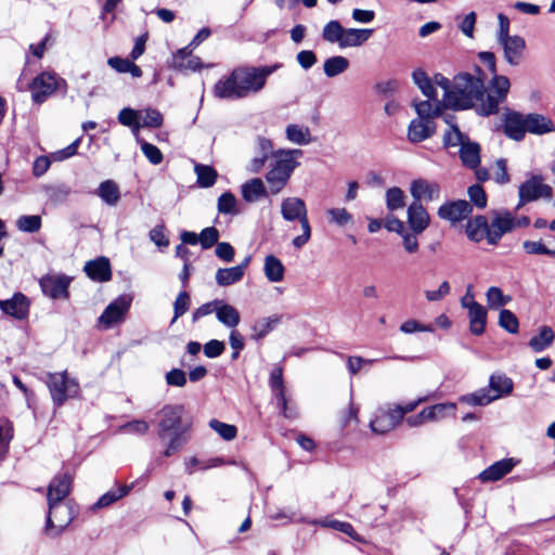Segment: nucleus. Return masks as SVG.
I'll use <instances>...</instances> for the list:
<instances>
[{
    "label": "nucleus",
    "instance_id": "nucleus-1",
    "mask_svg": "<svg viewBox=\"0 0 555 555\" xmlns=\"http://www.w3.org/2000/svg\"><path fill=\"white\" fill-rule=\"evenodd\" d=\"M481 70L476 68V74L461 73L452 82V90L447 95V105L452 109H467L476 107L478 114L488 116L498 112L509 91V80L506 76L493 75L490 81L489 92L485 96V82L480 76Z\"/></svg>",
    "mask_w": 555,
    "mask_h": 555
},
{
    "label": "nucleus",
    "instance_id": "nucleus-2",
    "mask_svg": "<svg viewBox=\"0 0 555 555\" xmlns=\"http://www.w3.org/2000/svg\"><path fill=\"white\" fill-rule=\"evenodd\" d=\"M281 63L263 66H241L218 80L214 94L222 100H240L259 93L270 75L282 68Z\"/></svg>",
    "mask_w": 555,
    "mask_h": 555
},
{
    "label": "nucleus",
    "instance_id": "nucleus-3",
    "mask_svg": "<svg viewBox=\"0 0 555 555\" xmlns=\"http://www.w3.org/2000/svg\"><path fill=\"white\" fill-rule=\"evenodd\" d=\"M157 436L166 443L164 456L177 453L186 443V433L191 425L184 420L182 404H166L157 413Z\"/></svg>",
    "mask_w": 555,
    "mask_h": 555
},
{
    "label": "nucleus",
    "instance_id": "nucleus-4",
    "mask_svg": "<svg viewBox=\"0 0 555 555\" xmlns=\"http://www.w3.org/2000/svg\"><path fill=\"white\" fill-rule=\"evenodd\" d=\"M302 155L304 152L299 149H280L272 154L269 170L264 176L271 194H279L287 185L294 170L299 166L297 158Z\"/></svg>",
    "mask_w": 555,
    "mask_h": 555
},
{
    "label": "nucleus",
    "instance_id": "nucleus-5",
    "mask_svg": "<svg viewBox=\"0 0 555 555\" xmlns=\"http://www.w3.org/2000/svg\"><path fill=\"white\" fill-rule=\"evenodd\" d=\"M281 214L286 221H299L302 233L293 238V246L297 249L301 248L311 237V227L305 201L299 197L284 198L281 203Z\"/></svg>",
    "mask_w": 555,
    "mask_h": 555
},
{
    "label": "nucleus",
    "instance_id": "nucleus-6",
    "mask_svg": "<svg viewBox=\"0 0 555 555\" xmlns=\"http://www.w3.org/2000/svg\"><path fill=\"white\" fill-rule=\"evenodd\" d=\"M46 383L56 406L63 405L66 400L79 395V384L76 379L70 378L66 372L49 373Z\"/></svg>",
    "mask_w": 555,
    "mask_h": 555
},
{
    "label": "nucleus",
    "instance_id": "nucleus-7",
    "mask_svg": "<svg viewBox=\"0 0 555 555\" xmlns=\"http://www.w3.org/2000/svg\"><path fill=\"white\" fill-rule=\"evenodd\" d=\"M518 196L519 203L516 209H519L527 203L538 201L539 198L551 199L553 196V189L551 185L544 183L542 176L532 175L519 185Z\"/></svg>",
    "mask_w": 555,
    "mask_h": 555
},
{
    "label": "nucleus",
    "instance_id": "nucleus-8",
    "mask_svg": "<svg viewBox=\"0 0 555 555\" xmlns=\"http://www.w3.org/2000/svg\"><path fill=\"white\" fill-rule=\"evenodd\" d=\"M49 512L46 531L49 535H59L74 519V512L67 502H48Z\"/></svg>",
    "mask_w": 555,
    "mask_h": 555
},
{
    "label": "nucleus",
    "instance_id": "nucleus-9",
    "mask_svg": "<svg viewBox=\"0 0 555 555\" xmlns=\"http://www.w3.org/2000/svg\"><path fill=\"white\" fill-rule=\"evenodd\" d=\"M60 82H64L55 74L41 73L34 78L30 83L31 98L35 103H43L48 96L53 94L60 86Z\"/></svg>",
    "mask_w": 555,
    "mask_h": 555
},
{
    "label": "nucleus",
    "instance_id": "nucleus-10",
    "mask_svg": "<svg viewBox=\"0 0 555 555\" xmlns=\"http://www.w3.org/2000/svg\"><path fill=\"white\" fill-rule=\"evenodd\" d=\"M456 404L452 402L437 403L423 409L416 415L408 416L405 422L410 427H417L428 422H436L444 418L448 411L454 414Z\"/></svg>",
    "mask_w": 555,
    "mask_h": 555
},
{
    "label": "nucleus",
    "instance_id": "nucleus-11",
    "mask_svg": "<svg viewBox=\"0 0 555 555\" xmlns=\"http://www.w3.org/2000/svg\"><path fill=\"white\" fill-rule=\"evenodd\" d=\"M70 281L65 274H48L40 279L39 284L46 296L52 299H66Z\"/></svg>",
    "mask_w": 555,
    "mask_h": 555
},
{
    "label": "nucleus",
    "instance_id": "nucleus-12",
    "mask_svg": "<svg viewBox=\"0 0 555 555\" xmlns=\"http://www.w3.org/2000/svg\"><path fill=\"white\" fill-rule=\"evenodd\" d=\"M410 194L413 197V202H433L440 197V185L427 179L418 178L414 179L410 183Z\"/></svg>",
    "mask_w": 555,
    "mask_h": 555
},
{
    "label": "nucleus",
    "instance_id": "nucleus-13",
    "mask_svg": "<svg viewBox=\"0 0 555 555\" xmlns=\"http://www.w3.org/2000/svg\"><path fill=\"white\" fill-rule=\"evenodd\" d=\"M402 421V412L391 406L379 409L376 416L371 421L370 427L376 434H386L392 430Z\"/></svg>",
    "mask_w": 555,
    "mask_h": 555
},
{
    "label": "nucleus",
    "instance_id": "nucleus-14",
    "mask_svg": "<svg viewBox=\"0 0 555 555\" xmlns=\"http://www.w3.org/2000/svg\"><path fill=\"white\" fill-rule=\"evenodd\" d=\"M130 298L120 296L111 302L99 318V322L106 328L112 327L114 324L124 321L126 313L130 307Z\"/></svg>",
    "mask_w": 555,
    "mask_h": 555
},
{
    "label": "nucleus",
    "instance_id": "nucleus-15",
    "mask_svg": "<svg viewBox=\"0 0 555 555\" xmlns=\"http://www.w3.org/2000/svg\"><path fill=\"white\" fill-rule=\"evenodd\" d=\"M516 228L515 218L509 211L498 214L489 224L488 243L496 245L505 233Z\"/></svg>",
    "mask_w": 555,
    "mask_h": 555
},
{
    "label": "nucleus",
    "instance_id": "nucleus-16",
    "mask_svg": "<svg viewBox=\"0 0 555 555\" xmlns=\"http://www.w3.org/2000/svg\"><path fill=\"white\" fill-rule=\"evenodd\" d=\"M73 477L68 473L54 476L50 481L47 491L48 502H65L72 491Z\"/></svg>",
    "mask_w": 555,
    "mask_h": 555
},
{
    "label": "nucleus",
    "instance_id": "nucleus-17",
    "mask_svg": "<svg viewBox=\"0 0 555 555\" xmlns=\"http://www.w3.org/2000/svg\"><path fill=\"white\" fill-rule=\"evenodd\" d=\"M472 205L464 201L447 202L438 208V216L452 223L459 222L467 218L472 214Z\"/></svg>",
    "mask_w": 555,
    "mask_h": 555
},
{
    "label": "nucleus",
    "instance_id": "nucleus-18",
    "mask_svg": "<svg viewBox=\"0 0 555 555\" xmlns=\"http://www.w3.org/2000/svg\"><path fill=\"white\" fill-rule=\"evenodd\" d=\"M498 43L502 47L505 61L512 65L517 66L524 56L526 50V41L518 35L504 38Z\"/></svg>",
    "mask_w": 555,
    "mask_h": 555
},
{
    "label": "nucleus",
    "instance_id": "nucleus-19",
    "mask_svg": "<svg viewBox=\"0 0 555 555\" xmlns=\"http://www.w3.org/2000/svg\"><path fill=\"white\" fill-rule=\"evenodd\" d=\"M412 106L417 117L426 120H434L442 115L444 108L449 107L444 100L438 99L437 93H435V98H427L425 101L414 100Z\"/></svg>",
    "mask_w": 555,
    "mask_h": 555
},
{
    "label": "nucleus",
    "instance_id": "nucleus-20",
    "mask_svg": "<svg viewBox=\"0 0 555 555\" xmlns=\"http://www.w3.org/2000/svg\"><path fill=\"white\" fill-rule=\"evenodd\" d=\"M0 310L16 320H24L29 313V300L24 294L15 293L10 299H0Z\"/></svg>",
    "mask_w": 555,
    "mask_h": 555
},
{
    "label": "nucleus",
    "instance_id": "nucleus-21",
    "mask_svg": "<svg viewBox=\"0 0 555 555\" xmlns=\"http://www.w3.org/2000/svg\"><path fill=\"white\" fill-rule=\"evenodd\" d=\"M436 132V122L422 118H414L408 127V140L412 143H420L431 138Z\"/></svg>",
    "mask_w": 555,
    "mask_h": 555
},
{
    "label": "nucleus",
    "instance_id": "nucleus-22",
    "mask_svg": "<svg viewBox=\"0 0 555 555\" xmlns=\"http://www.w3.org/2000/svg\"><path fill=\"white\" fill-rule=\"evenodd\" d=\"M408 223L415 233H423L430 223V216L418 202H412L406 210Z\"/></svg>",
    "mask_w": 555,
    "mask_h": 555
},
{
    "label": "nucleus",
    "instance_id": "nucleus-23",
    "mask_svg": "<svg viewBox=\"0 0 555 555\" xmlns=\"http://www.w3.org/2000/svg\"><path fill=\"white\" fill-rule=\"evenodd\" d=\"M514 383L512 378L503 373H494L489 378V393L492 402L513 392Z\"/></svg>",
    "mask_w": 555,
    "mask_h": 555
},
{
    "label": "nucleus",
    "instance_id": "nucleus-24",
    "mask_svg": "<svg viewBox=\"0 0 555 555\" xmlns=\"http://www.w3.org/2000/svg\"><path fill=\"white\" fill-rule=\"evenodd\" d=\"M83 271L91 280L98 282H107L112 278L111 264L105 257L86 262Z\"/></svg>",
    "mask_w": 555,
    "mask_h": 555
},
{
    "label": "nucleus",
    "instance_id": "nucleus-25",
    "mask_svg": "<svg viewBox=\"0 0 555 555\" xmlns=\"http://www.w3.org/2000/svg\"><path fill=\"white\" fill-rule=\"evenodd\" d=\"M504 132L511 139L522 140L527 132L526 116L515 112L508 113L504 120Z\"/></svg>",
    "mask_w": 555,
    "mask_h": 555
},
{
    "label": "nucleus",
    "instance_id": "nucleus-26",
    "mask_svg": "<svg viewBox=\"0 0 555 555\" xmlns=\"http://www.w3.org/2000/svg\"><path fill=\"white\" fill-rule=\"evenodd\" d=\"M372 34L373 29L370 28H345L340 49L361 47Z\"/></svg>",
    "mask_w": 555,
    "mask_h": 555
},
{
    "label": "nucleus",
    "instance_id": "nucleus-27",
    "mask_svg": "<svg viewBox=\"0 0 555 555\" xmlns=\"http://www.w3.org/2000/svg\"><path fill=\"white\" fill-rule=\"evenodd\" d=\"M216 318L221 324L232 330L241 322L238 310L223 300H217Z\"/></svg>",
    "mask_w": 555,
    "mask_h": 555
},
{
    "label": "nucleus",
    "instance_id": "nucleus-28",
    "mask_svg": "<svg viewBox=\"0 0 555 555\" xmlns=\"http://www.w3.org/2000/svg\"><path fill=\"white\" fill-rule=\"evenodd\" d=\"M469 330L474 335H481L487 323V310L477 301L469 304L468 310Z\"/></svg>",
    "mask_w": 555,
    "mask_h": 555
},
{
    "label": "nucleus",
    "instance_id": "nucleus-29",
    "mask_svg": "<svg viewBox=\"0 0 555 555\" xmlns=\"http://www.w3.org/2000/svg\"><path fill=\"white\" fill-rule=\"evenodd\" d=\"M173 67L179 70H198L203 67L199 57L192 55V49L182 48L173 55Z\"/></svg>",
    "mask_w": 555,
    "mask_h": 555
},
{
    "label": "nucleus",
    "instance_id": "nucleus-30",
    "mask_svg": "<svg viewBox=\"0 0 555 555\" xmlns=\"http://www.w3.org/2000/svg\"><path fill=\"white\" fill-rule=\"evenodd\" d=\"M515 466V463L513 459H504L501 461H498L493 463L491 466H489L487 469L480 473L479 478L482 481H496L507 475L513 467Z\"/></svg>",
    "mask_w": 555,
    "mask_h": 555
},
{
    "label": "nucleus",
    "instance_id": "nucleus-31",
    "mask_svg": "<svg viewBox=\"0 0 555 555\" xmlns=\"http://www.w3.org/2000/svg\"><path fill=\"white\" fill-rule=\"evenodd\" d=\"M460 158L462 160V164L467 167L475 169L480 164V145L476 142L470 141L467 139L461 146H460Z\"/></svg>",
    "mask_w": 555,
    "mask_h": 555
},
{
    "label": "nucleus",
    "instance_id": "nucleus-32",
    "mask_svg": "<svg viewBox=\"0 0 555 555\" xmlns=\"http://www.w3.org/2000/svg\"><path fill=\"white\" fill-rule=\"evenodd\" d=\"M489 223L485 216H477L466 223L467 237L476 243L488 240Z\"/></svg>",
    "mask_w": 555,
    "mask_h": 555
},
{
    "label": "nucleus",
    "instance_id": "nucleus-33",
    "mask_svg": "<svg viewBox=\"0 0 555 555\" xmlns=\"http://www.w3.org/2000/svg\"><path fill=\"white\" fill-rule=\"evenodd\" d=\"M263 273L269 282L279 283L284 279L285 268L278 257L268 255L263 262Z\"/></svg>",
    "mask_w": 555,
    "mask_h": 555
},
{
    "label": "nucleus",
    "instance_id": "nucleus-34",
    "mask_svg": "<svg viewBox=\"0 0 555 555\" xmlns=\"http://www.w3.org/2000/svg\"><path fill=\"white\" fill-rule=\"evenodd\" d=\"M527 132L534 134H544L554 131L553 121L540 114H529L526 116Z\"/></svg>",
    "mask_w": 555,
    "mask_h": 555
},
{
    "label": "nucleus",
    "instance_id": "nucleus-35",
    "mask_svg": "<svg viewBox=\"0 0 555 555\" xmlns=\"http://www.w3.org/2000/svg\"><path fill=\"white\" fill-rule=\"evenodd\" d=\"M96 194L108 206H116L120 199L119 186L113 180H105L101 182Z\"/></svg>",
    "mask_w": 555,
    "mask_h": 555
},
{
    "label": "nucleus",
    "instance_id": "nucleus-36",
    "mask_svg": "<svg viewBox=\"0 0 555 555\" xmlns=\"http://www.w3.org/2000/svg\"><path fill=\"white\" fill-rule=\"evenodd\" d=\"M555 334L550 326H541L539 333L530 338L528 345L534 352H542L554 341Z\"/></svg>",
    "mask_w": 555,
    "mask_h": 555
},
{
    "label": "nucleus",
    "instance_id": "nucleus-37",
    "mask_svg": "<svg viewBox=\"0 0 555 555\" xmlns=\"http://www.w3.org/2000/svg\"><path fill=\"white\" fill-rule=\"evenodd\" d=\"M242 196L248 203L259 201L267 196V190L261 179L254 178L242 185Z\"/></svg>",
    "mask_w": 555,
    "mask_h": 555
},
{
    "label": "nucleus",
    "instance_id": "nucleus-38",
    "mask_svg": "<svg viewBox=\"0 0 555 555\" xmlns=\"http://www.w3.org/2000/svg\"><path fill=\"white\" fill-rule=\"evenodd\" d=\"M132 488H133V483L129 485V486L128 485L120 486L115 490L107 491L106 493L101 495L100 499L92 505V507H91L92 511H96V509L104 508V507L112 505L116 501L126 496L131 491Z\"/></svg>",
    "mask_w": 555,
    "mask_h": 555
},
{
    "label": "nucleus",
    "instance_id": "nucleus-39",
    "mask_svg": "<svg viewBox=\"0 0 555 555\" xmlns=\"http://www.w3.org/2000/svg\"><path fill=\"white\" fill-rule=\"evenodd\" d=\"M244 275L241 273V269L234 267L220 268L216 271L215 280L216 283L221 287L231 286L243 280Z\"/></svg>",
    "mask_w": 555,
    "mask_h": 555
},
{
    "label": "nucleus",
    "instance_id": "nucleus-40",
    "mask_svg": "<svg viewBox=\"0 0 555 555\" xmlns=\"http://www.w3.org/2000/svg\"><path fill=\"white\" fill-rule=\"evenodd\" d=\"M349 67V61L345 56H331L324 61L323 70L326 77L333 78L345 73Z\"/></svg>",
    "mask_w": 555,
    "mask_h": 555
},
{
    "label": "nucleus",
    "instance_id": "nucleus-41",
    "mask_svg": "<svg viewBox=\"0 0 555 555\" xmlns=\"http://www.w3.org/2000/svg\"><path fill=\"white\" fill-rule=\"evenodd\" d=\"M343 25L338 21H330L326 23L322 29V38L332 44H337L340 48L343 36H344Z\"/></svg>",
    "mask_w": 555,
    "mask_h": 555
},
{
    "label": "nucleus",
    "instance_id": "nucleus-42",
    "mask_svg": "<svg viewBox=\"0 0 555 555\" xmlns=\"http://www.w3.org/2000/svg\"><path fill=\"white\" fill-rule=\"evenodd\" d=\"M444 120L450 125V128L443 134L444 146H461L468 139V137L462 133L455 124L451 122V117L447 116Z\"/></svg>",
    "mask_w": 555,
    "mask_h": 555
},
{
    "label": "nucleus",
    "instance_id": "nucleus-43",
    "mask_svg": "<svg viewBox=\"0 0 555 555\" xmlns=\"http://www.w3.org/2000/svg\"><path fill=\"white\" fill-rule=\"evenodd\" d=\"M286 138L288 141L299 145H307L311 142L309 128L299 125H288L286 127Z\"/></svg>",
    "mask_w": 555,
    "mask_h": 555
},
{
    "label": "nucleus",
    "instance_id": "nucleus-44",
    "mask_svg": "<svg viewBox=\"0 0 555 555\" xmlns=\"http://www.w3.org/2000/svg\"><path fill=\"white\" fill-rule=\"evenodd\" d=\"M139 118H140L139 111H135V109L130 108V107L122 108L119 112L118 117H117L119 124H121L122 126L131 128L132 133L137 138H139L138 134H139V130L141 128Z\"/></svg>",
    "mask_w": 555,
    "mask_h": 555
},
{
    "label": "nucleus",
    "instance_id": "nucleus-45",
    "mask_svg": "<svg viewBox=\"0 0 555 555\" xmlns=\"http://www.w3.org/2000/svg\"><path fill=\"white\" fill-rule=\"evenodd\" d=\"M385 203L389 211L402 209L405 206V194L398 186L389 188L385 193Z\"/></svg>",
    "mask_w": 555,
    "mask_h": 555
},
{
    "label": "nucleus",
    "instance_id": "nucleus-46",
    "mask_svg": "<svg viewBox=\"0 0 555 555\" xmlns=\"http://www.w3.org/2000/svg\"><path fill=\"white\" fill-rule=\"evenodd\" d=\"M194 171L197 176V184L201 188L212 186L218 177L217 171L208 165L196 164Z\"/></svg>",
    "mask_w": 555,
    "mask_h": 555
},
{
    "label": "nucleus",
    "instance_id": "nucleus-47",
    "mask_svg": "<svg viewBox=\"0 0 555 555\" xmlns=\"http://www.w3.org/2000/svg\"><path fill=\"white\" fill-rule=\"evenodd\" d=\"M270 387L272 389L275 399H281L283 404L285 403V386L283 380L282 367H274L270 373L269 379Z\"/></svg>",
    "mask_w": 555,
    "mask_h": 555
},
{
    "label": "nucleus",
    "instance_id": "nucleus-48",
    "mask_svg": "<svg viewBox=\"0 0 555 555\" xmlns=\"http://www.w3.org/2000/svg\"><path fill=\"white\" fill-rule=\"evenodd\" d=\"M412 78L414 83L421 89L422 93L426 98H435V93H437L436 89L431 80L428 78L427 74L423 69H415L412 73Z\"/></svg>",
    "mask_w": 555,
    "mask_h": 555
},
{
    "label": "nucleus",
    "instance_id": "nucleus-49",
    "mask_svg": "<svg viewBox=\"0 0 555 555\" xmlns=\"http://www.w3.org/2000/svg\"><path fill=\"white\" fill-rule=\"evenodd\" d=\"M141 128H159L163 125V115L155 108L139 111Z\"/></svg>",
    "mask_w": 555,
    "mask_h": 555
},
{
    "label": "nucleus",
    "instance_id": "nucleus-50",
    "mask_svg": "<svg viewBox=\"0 0 555 555\" xmlns=\"http://www.w3.org/2000/svg\"><path fill=\"white\" fill-rule=\"evenodd\" d=\"M461 403H465L468 405H479L483 406L492 402V398H490L489 390L487 388H481L473 393L463 395L459 398Z\"/></svg>",
    "mask_w": 555,
    "mask_h": 555
},
{
    "label": "nucleus",
    "instance_id": "nucleus-51",
    "mask_svg": "<svg viewBox=\"0 0 555 555\" xmlns=\"http://www.w3.org/2000/svg\"><path fill=\"white\" fill-rule=\"evenodd\" d=\"M328 221L338 227L353 223V216L346 208H330L326 210Z\"/></svg>",
    "mask_w": 555,
    "mask_h": 555
},
{
    "label": "nucleus",
    "instance_id": "nucleus-52",
    "mask_svg": "<svg viewBox=\"0 0 555 555\" xmlns=\"http://www.w3.org/2000/svg\"><path fill=\"white\" fill-rule=\"evenodd\" d=\"M16 227L22 232H26V233L38 232L41 228V217L38 215L21 216L16 220Z\"/></svg>",
    "mask_w": 555,
    "mask_h": 555
},
{
    "label": "nucleus",
    "instance_id": "nucleus-53",
    "mask_svg": "<svg viewBox=\"0 0 555 555\" xmlns=\"http://www.w3.org/2000/svg\"><path fill=\"white\" fill-rule=\"evenodd\" d=\"M209 427L225 441L233 440L237 435L235 425L227 424L215 418L210 420Z\"/></svg>",
    "mask_w": 555,
    "mask_h": 555
},
{
    "label": "nucleus",
    "instance_id": "nucleus-54",
    "mask_svg": "<svg viewBox=\"0 0 555 555\" xmlns=\"http://www.w3.org/2000/svg\"><path fill=\"white\" fill-rule=\"evenodd\" d=\"M486 296L490 309H498L507 305L512 300L509 296H505L501 288L496 286L489 287Z\"/></svg>",
    "mask_w": 555,
    "mask_h": 555
},
{
    "label": "nucleus",
    "instance_id": "nucleus-55",
    "mask_svg": "<svg viewBox=\"0 0 555 555\" xmlns=\"http://www.w3.org/2000/svg\"><path fill=\"white\" fill-rule=\"evenodd\" d=\"M499 325L511 334H516L519 327L518 319L507 309L500 311Z\"/></svg>",
    "mask_w": 555,
    "mask_h": 555
},
{
    "label": "nucleus",
    "instance_id": "nucleus-56",
    "mask_svg": "<svg viewBox=\"0 0 555 555\" xmlns=\"http://www.w3.org/2000/svg\"><path fill=\"white\" fill-rule=\"evenodd\" d=\"M217 208L220 214L233 215L236 214V198L231 192L222 193L217 203Z\"/></svg>",
    "mask_w": 555,
    "mask_h": 555
},
{
    "label": "nucleus",
    "instance_id": "nucleus-57",
    "mask_svg": "<svg viewBox=\"0 0 555 555\" xmlns=\"http://www.w3.org/2000/svg\"><path fill=\"white\" fill-rule=\"evenodd\" d=\"M137 141L140 143L141 145V151L142 153L144 154V156L153 164V165H158L162 163L163 160V154L160 152V150L154 145V144H151L140 138H137Z\"/></svg>",
    "mask_w": 555,
    "mask_h": 555
},
{
    "label": "nucleus",
    "instance_id": "nucleus-58",
    "mask_svg": "<svg viewBox=\"0 0 555 555\" xmlns=\"http://www.w3.org/2000/svg\"><path fill=\"white\" fill-rule=\"evenodd\" d=\"M279 322L278 318H266L261 319L258 322L255 323L253 331H254V337L256 339L263 338L266 335H268L275 326V324Z\"/></svg>",
    "mask_w": 555,
    "mask_h": 555
},
{
    "label": "nucleus",
    "instance_id": "nucleus-59",
    "mask_svg": "<svg viewBox=\"0 0 555 555\" xmlns=\"http://www.w3.org/2000/svg\"><path fill=\"white\" fill-rule=\"evenodd\" d=\"M522 248L528 255H546L555 257V250L547 248L541 241H525Z\"/></svg>",
    "mask_w": 555,
    "mask_h": 555
},
{
    "label": "nucleus",
    "instance_id": "nucleus-60",
    "mask_svg": "<svg viewBox=\"0 0 555 555\" xmlns=\"http://www.w3.org/2000/svg\"><path fill=\"white\" fill-rule=\"evenodd\" d=\"M189 307H190V295L185 291H182L181 293H179V295L177 296V298L173 302L175 314L171 320V323H175L180 317H182L189 310Z\"/></svg>",
    "mask_w": 555,
    "mask_h": 555
},
{
    "label": "nucleus",
    "instance_id": "nucleus-61",
    "mask_svg": "<svg viewBox=\"0 0 555 555\" xmlns=\"http://www.w3.org/2000/svg\"><path fill=\"white\" fill-rule=\"evenodd\" d=\"M219 231L215 227H208L199 233V244L203 249H209L218 243Z\"/></svg>",
    "mask_w": 555,
    "mask_h": 555
},
{
    "label": "nucleus",
    "instance_id": "nucleus-62",
    "mask_svg": "<svg viewBox=\"0 0 555 555\" xmlns=\"http://www.w3.org/2000/svg\"><path fill=\"white\" fill-rule=\"evenodd\" d=\"M468 196L470 202L479 209H483L487 206V194L481 185L474 184L468 188Z\"/></svg>",
    "mask_w": 555,
    "mask_h": 555
},
{
    "label": "nucleus",
    "instance_id": "nucleus-63",
    "mask_svg": "<svg viewBox=\"0 0 555 555\" xmlns=\"http://www.w3.org/2000/svg\"><path fill=\"white\" fill-rule=\"evenodd\" d=\"M216 256L224 262H232L235 257V250L230 243L218 242L215 249Z\"/></svg>",
    "mask_w": 555,
    "mask_h": 555
},
{
    "label": "nucleus",
    "instance_id": "nucleus-64",
    "mask_svg": "<svg viewBox=\"0 0 555 555\" xmlns=\"http://www.w3.org/2000/svg\"><path fill=\"white\" fill-rule=\"evenodd\" d=\"M450 291H451V286L449 284L448 281H443L438 289L436 291H425L424 292V295H425V298L428 300V301H440L442 300L446 296H448L450 294Z\"/></svg>",
    "mask_w": 555,
    "mask_h": 555
}]
</instances>
